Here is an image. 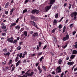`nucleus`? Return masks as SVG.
I'll return each mask as SVG.
<instances>
[{"label": "nucleus", "instance_id": "obj_1", "mask_svg": "<svg viewBox=\"0 0 77 77\" xmlns=\"http://www.w3.org/2000/svg\"><path fill=\"white\" fill-rule=\"evenodd\" d=\"M34 74V72H32L30 73L26 72L25 75H23L24 77H27L28 76H32Z\"/></svg>", "mask_w": 77, "mask_h": 77}, {"label": "nucleus", "instance_id": "obj_2", "mask_svg": "<svg viewBox=\"0 0 77 77\" xmlns=\"http://www.w3.org/2000/svg\"><path fill=\"white\" fill-rule=\"evenodd\" d=\"M69 36L68 34H67L66 37L63 38V40L65 41H66V40H68V39H69Z\"/></svg>", "mask_w": 77, "mask_h": 77}, {"label": "nucleus", "instance_id": "obj_3", "mask_svg": "<svg viewBox=\"0 0 77 77\" xmlns=\"http://www.w3.org/2000/svg\"><path fill=\"white\" fill-rule=\"evenodd\" d=\"M77 13L75 11L74 12H72L70 14V15L72 16L71 17V18H72L73 17V16L75 17V16L77 15Z\"/></svg>", "mask_w": 77, "mask_h": 77}, {"label": "nucleus", "instance_id": "obj_4", "mask_svg": "<svg viewBox=\"0 0 77 77\" xmlns=\"http://www.w3.org/2000/svg\"><path fill=\"white\" fill-rule=\"evenodd\" d=\"M51 6H52V5H50V6H48L46 7L45 8V11H48V10H49L51 8Z\"/></svg>", "mask_w": 77, "mask_h": 77}, {"label": "nucleus", "instance_id": "obj_5", "mask_svg": "<svg viewBox=\"0 0 77 77\" xmlns=\"http://www.w3.org/2000/svg\"><path fill=\"white\" fill-rule=\"evenodd\" d=\"M56 70L58 72H61V69H60V66H59L57 68Z\"/></svg>", "mask_w": 77, "mask_h": 77}, {"label": "nucleus", "instance_id": "obj_6", "mask_svg": "<svg viewBox=\"0 0 77 77\" xmlns=\"http://www.w3.org/2000/svg\"><path fill=\"white\" fill-rule=\"evenodd\" d=\"M29 23L30 24H32V25H33V26H35V25L36 24V23L32 20L30 21Z\"/></svg>", "mask_w": 77, "mask_h": 77}, {"label": "nucleus", "instance_id": "obj_7", "mask_svg": "<svg viewBox=\"0 0 77 77\" xmlns=\"http://www.w3.org/2000/svg\"><path fill=\"white\" fill-rule=\"evenodd\" d=\"M50 5L53 4V3L55 2V0H50Z\"/></svg>", "mask_w": 77, "mask_h": 77}, {"label": "nucleus", "instance_id": "obj_8", "mask_svg": "<svg viewBox=\"0 0 77 77\" xmlns=\"http://www.w3.org/2000/svg\"><path fill=\"white\" fill-rule=\"evenodd\" d=\"M31 18L32 20H33V21H35L36 19V18H35V17L33 15L31 16Z\"/></svg>", "mask_w": 77, "mask_h": 77}, {"label": "nucleus", "instance_id": "obj_9", "mask_svg": "<svg viewBox=\"0 0 77 77\" xmlns=\"http://www.w3.org/2000/svg\"><path fill=\"white\" fill-rule=\"evenodd\" d=\"M57 23V21L56 20H54V22H53V25L54 26V25H56V24Z\"/></svg>", "mask_w": 77, "mask_h": 77}, {"label": "nucleus", "instance_id": "obj_10", "mask_svg": "<svg viewBox=\"0 0 77 77\" xmlns=\"http://www.w3.org/2000/svg\"><path fill=\"white\" fill-rule=\"evenodd\" d=\"M4 54L5 55V57L6 56H8L10 55V53L9 52H7L6 53H4Z\"/></svg>", "mask_w": 77, "mask_h": 77}, {"label": "nucleus", "instance_id": "obj_11", "mask_svg": "<svg viewBox=\"0 0 77 77\" xmlns=\"http://www.w3.org/2000/svg\"><path fill=\"white\" fill-rule=\"evenodd\" d=\"M74 63L73 62H68L67 63L68 65H73Z\"/></svg>", "mask_w": 77, "mask_h": 77}, {"label": "nucleus", "instance_id": "obj_12", "mask_svg": "<svg viewBox=\"0 0 77 77\" xmlns=\"http://www.w3.org/2000/svg\"><path fill=\"white\" fill-rule=\"evenodd\" d=\"M75 57V55H74L72 54L70 57V59H73Z\"/></svg>", "mask_w": 77, "mask_h": 77}, {"label": "nucleus", "instance_id": "obj_13", "mask_svg": "<svg viewBox=\"0 0 77 77\" xmlns=\"http://www.w3.org/2000/svg\"><path fill=\"white\" fill-rule=\"evenodd\" d=\"M6 28V26L5 25H2V29H3V30H5Z\"/></svg>", "mask_w": 77, "mask_h": 77}, {"label": "nucleus", "instance_id": "obj_14", "mask_svg": "<svg viewBox=\"0 0 77 77\" xmlns=\"http://www.w3.org/2000/svg\"><path fill=\"white\" fill-rule=\"evenodd\" d=\"M77 53V51L76 50H74L73 51L72 54H76Z\"/></svg>", "mask_w": 77, "mask_h": 77}, {"label": "nucleus", "instance_id": "obj_15", "mask_svg": "<svg viewBox=\"0 0 77 77\" xmlns=\"http://www.w3.org/2000/svg\"><path fill=\"white\" fill-rule=\"evenodd\" d=\"M38 36V33L37 32L35 33L33 35V36L34 37H36V36Z\"/></svg>", "mask_w": 77, "mask_h": 77}, {"label": "nucleus", "instance_id": "obj_16", "mask_svg": "<svg viewBox=\"0 0 77 77\" xmlns=\"http://www.w3.org/2000/svg\"><path fill=\"white\" fill-rule=\"evenodd\" d=\"M31 13L32 14H35L36 13V9L33 10H32Z\"/></svg>", "mask_w": 77, "mask_h": 77}, {"label": "nucleus", "instance_id": "obj_17", "mask_svg": "<svg viewBox=\"0 0 77 77\" xmlns=\"http://www.w3.org/2000/svg\"><path fill=\"white\" fill-rule=\"evenodd\" d=\"M38 69L39 70V71H39V74H41V72H42V70H41V68H40V66H38Z\"/></svg>", "mask_w": 77, "mask_h": 77}, {"label": "nucleus", "instance_id": "obj_18", "mask_svg": "<svg viewBox=\"0 0 77 77\" xmlns=\"http://www.w3.org/2000/svg\"><path fill=\"white\" fill-rule=\"evenodd\" d=\"M23 33L25 36H27V32L26 31H24Z\"/></svg>", "mask_w": 77, "mask_h": 77}, {"label": "nucleus", "instance_id": "obj_19", "mask_svg": "<svg viewBox=\"0 0 77 77\" xmlns=\"http://www.w3.org/2000/svg\"><path fill=\"white\" fill-rule=\"evenodd\" d=\"M75 45H73L74 47L75 48H77V42H75Z\"/></svg>", "mask_w": 77, "mask_h": 77}, {"label": "nucleus", "instance_id": "obj_20", "mask_svg": "<svg viewBox=\"0 0 77 77\" xmlns=\"http://www.w3.org/2000/svg\"><path fill=\"white\" fill-rule=\"evenodd\" d=\"M62 60L60 59L58 60V63L59 64V65H60L62 63Z\"/></svg>", "mask_w": 77, "mask_h": 77}, {"label": "nucleus", "instance_id": "obj_21", "mask_svg": "<svg viewBox=\"0 0 77 77\" xmlns=\"http://www.w3.org/2000/svg\"><path fill=\"white\" fill-rule=\"evenodd\" d=\"M9 5V2H7L5 5V7L6 8H7V7H8Z\"/></svg>", "mask_w": 77, "mask_h": 77}, {"label": "nucleus", "instance_id": "obj_22", "mask_svg": "<svg viewBox=\"0 0 77 77\" xmlns=\"http://www.w3.org/2000/svg\"><path fill=\"white\" fill-rule=\"evenodd\" d=\"M14 9L13 8L10 11V15H12V12H13V11H14Z\"/></svg>", "mask_w": 77, "mask_h": 77}, {"label": "nucleus", "instance_id": "obj_23", "mask_svg": "<svg viewBox=\"0 0 77 77\" xmlns=\"http://www.w3.org/2000/svg\"><path fill=\"white\" fill-rule=\"evenodd\" d=\"M27 10L26 9L25 10L23 11V14H24V13H26V12H27Z\"/></svg>", "mask_w": 77, "mask_h": 77}, {"label": "nucleus", "instance_id": "obj_24", "mask_svg": "<svg viewBox=\"0 0 77 77\" xmlns=\"http://www.w3.org/2000/svg\"><path fill=\"white\" fill-rule=\"evenodd\" d=\"M17 42V40H15L14 41L12 40V43L13 44H15V43H16Z\"/></svg>", "mask_w": 77, "mask_h": 77}, {"label": "nucleus", "instance_id": "obj_25", "mask_svg": "<svg viewBox=\"0 0 77 77\" xmlns=\"http://www.w3.org/2000/svg\"><path fill=\"white\" fill-rule=\"evenodd\" d=\"M7 41L9 42L12 43V40H11L9 38L7 40Z\"/></svg>", "mask_w": 77, "mask_h": 77}, {"label": "nucleus", "instance_id": "obj_26", "mask_svg": "<svg viewBox=\"0 0 77 77\" xmlns=\"http://www.w3.org/2000/svg\"><path fill=\"white\" fill-rule=\"evenodd\" d=\"M16 25V23H12L11 24V26H15Z\"/></svg>", "mask_w": 77, "mask_h": 77}, {"label": "nucleus", "instance_id": "obj_27", "mask_svg": "<svg viewBox=\"0 0 77 77\" xmlns=\"http://www.w3.org/2000/svg\"><path fill=\"white\" fill-rule=\"evenodd\" d=\"M3 51H4V52H7V51H8V49L5 48L3 49Z\"/></svg>", "mask_w": 77, "mask_h": 77}, {"label": "nucleus", "instance_id": "obj_28", "mask_svg": "<svg viewBox=\"0 0 77 77\" xmlns=\"http://www.w3.org/2000/svg\"><path fill=\"white\" fill-rule=\"evenodd\" d=\"M35 12H36L37 14H38L39 13V11L38 10L35 9Z\"/></svg>", "mask_w": 77, "mask_h": 77}, {"label": "nucleus", "instance_id": "obj_29", "mask_svg": "<svg viewBox=\"0 0 77 77\" xmlns=\"http://www.w3.org/2000/svg\"><path fill=\"white\" fill-rule=\"evenodd\" d=\"M45 66H42V68L43 69L44 71H46V69H46V68H45Z\"/></svg>", "mask_w": 77, "mask_h": 77}, {"label": "nucleus", "instance_id": "obj_30", "mask_svg": "<svg viewBox=\"0 0 77 77\" xmlns=\"http://www.w3.org/2000/svg\"><path fill=\"white\" fill-rule=\"evenodd\" d=\"M58 13H57V14H55V18H58Z\"/></svg>", "mask_w": 77, "mask_h": 77}, {"label": "nucleus", "instance_id": "obj_31", "mask_svg": "<svg viewBox=\"0 0 77 77\" xmlns=\"http://www.w3.org/2000/svg\"><path fill=\"white\" fill-rule=\"evenodd\" d=\"M17 48L18 50H21V47L19 46L17 47Z\"/></svg>", "mask_w": 77, "mask_h": 77}, {"label": "nucleus", "instance_id": "obj_32", "mask_svg": "<svg viewBox=\"0 0 77 77\" xmlns=\"http://www.w3.org/2000/svg\"><path fill=\"white\" fill-rule=\"evenodd\" d=\"M73 27V23L71 24L69 26L70 28H72Z\"/></svg>", "mask_w": 77, "mask_h": 77}, {"label": "nucleus", "instance_id": "obj_33", "mask_svg": "<svg viewBox=\"0 0 77 77\" xmlns=\"http://www.w3.org/2000/svg\"><path fill=\"white\" fill-rule=\"evenodd\" d=\"M6 63V61L2 63V64L3 65H5Z\"/></svg>", "mask_w": 77, "mask_h": 77}, {"label": "nucleus", "instance_id": "obj_34", "mask_svg": "<svg viewBox=\"0 0 77 77\" xmlns=\"http://www.w3.org/2000/svg\"><path fill=\"white\" fill-rule=\"evenodd\" d=\"M23 44V42H20L19 43V44L20 45H22Z\"/></svg>", "mask_w": 77, "mask_h": 77}, {"label": "nucleus", "instance_id": "obj_35", "mask_svg": "<svg viewBox=\"0 0 77 77\" xmlns=\"http://www.w3.org/2000/svg\"><path fill=\"white\" fill-rule=\"evenodd\" d=\"M67 45H64V46H62V47L63 48H66V47H67Z\"/></svg>", "mask_w": 77, "mask_h": 77}, {"label": "nucleus", "instance_id": "obj_36", "mask_svg": "<svg viewBox=\"0 0 77 77\" xmlns=\"http://www.w3.org/2000/svg\"><path fill=\"white\" fill-rule=\"evenodd\" d=\"M75 17L72 19V20H76V19L77 18V17L76 16H74Z\"/></svg>", "mask_w": 77, "mask_h": 77}, {"label": "nucleus", "instance_id": "obj_37", "mask_svg": "<svg viewBox=\"0 0 77 77\" xmlns=\"http://www.w3.org/2000/svg\"><path fill=\"white\" fill-rule=\"evenodd\" d=\"M39 44V46L40 47H41V44H42V43L41 42H38Z\"/></svg>", "mask_w": 77, "mask_h": 77}, {"label": "nucleus", "instance_id": "obj_38", "mask_svg": "<svg viewBox=\"0 0 77 77\" xmlns=\"http://www.w3.org/2000/svg\"><path fill=\"white\" fill-rule=\"evenodd\" d=\"M42 59H43V57H42L39 60L40 62H42Z\"/></svg>", "mask_w": 77, "mask_h": 77}, {"label": "nucleus", "instance_id": "obj_39", "mask_svg": "<svg viewBox=\"0 0 77 77\" xmlns=\"http://www.w3.org/2000/svg\"><path fill=\"white\" fill-rule=\"evenodd\" d=\"M18 60V58L16 57V58L15 59V62H17Z\"/></svg>", "mask_w": 77, "mask_h": 77}, {"label": "nucleus", "instance_id": "obj_40", "mask_svg": "<svg viewBox=\"0 0 77 77\" xmlns=\"http://www.w3.org/2000/svg\"><path fill=\"white\" fill-rule=\"evenodd\" d=\"M22 56H23V54L21 53L19 55V57L20 58H21V57H22Z\"/></svg>", "mask_w": 77, "mask_h": 77}, {"label": "nucleus", "instance_id": "obj_41", "mask_svg": "<svg viewBox=\"0 0 77 77\" xmlns=\"http://www.w3.org/2000/svg\"><path fill=\"white\" fill-rule=\"evenodd\" d=\"M42 52L39 53L38 54V55L39 56H40L42 54Z\"/></svg>", "mask_w": 77, "mask_h": 77}, {"label": "nucleus", "instance_id": "obj_42", "mask_svg": "<svg viewBox=\"0 0 77 77\" xmlns=\"http://www.w3.org/2000/svg\"><path fill=\"white\" fill-rule=\"evenodd\" d=\"M15 68L14 66L12 68L11 71H14V69H15Z\"/></svg>", "mask_w": 77, "mask_h": 77}, {"label": "nucleus", "instance_id": "obj_43", "mask_svg": "<svg viewBox=\"0 0 77 77\" xmlns=\"http://www.w3.org/2000/svg\"><path fill=\"white\" fill-rule=\"evenodd\" d=\"M58 27L59 29H61L62 28V25L61 24H60L58 26Z\"/></svg>", "mask_w": 77, "mask_h": 77}, {"label": "nucleus", "instance_id": "obj_44", "mask_svg": "<svg viewBox=\"0 0 77 77\" xmlns=\"http://www.w3.org/2000/svg\"><path fill=\"white\" fill-rule=\"evenodd\" d=\"M12 60H10V61H9V64H11V63H12Z\"/></svg>", "mask_w": 77, "mask_h": 77}, {"label": "nucleus", "instance_id": "obj_45", "mask_svg": "<svg viewBox=\"0 0 77 77\" xmlns=\"http://www.w3.org/2000/svg\"><path fill=\"white\" fill-rule=\"evenodd\" d=\"M36 49L37 50H39V45H37V47L36 48Z\"/></svg>", "mask_w": 77, "mask_h": 77}, {"label": "nucleus", "instance_id": "obj_46", "mask_svg": "<svg viewBox=\"0 0 77 77\" xmlns=\"http://www.w3.org/2000/svg\"><path fill=\"white\" fill-rule=\"evenodd\" d=\"M69 9H71V6H72V5L69 4Z\"/></svg>", "mask_w": 77, "mask_h": 77}, {"label": "nucleus", "instance_id": "obj_47", "mask_svg": "<svg viewBox=\"0 0 77 77\" xmlns=\"http://www.w3.org/2000/svg\"><path fill=\"white\" fill-rule=\"evenodd\" d=\"M47 48V45H45L44 46V47L43 48V49L44 50V49H45Z\"/></svg>", "mask_w": 77, "mask_h": 77}, {"label": "nucleus", "instance_id": "obj_48", "mask_svg": "<svg viewBox=\"0 0 77 77\" xmlns=\"http://www.w3.org/2000/svg\"><path fill=\"white\" fill-rule=\"evenodd\" d=\"M6 33H2V36H6Z\"/></svg>", "mask_w": 77, "mask_h": 77}, {"label": "nucleus", "instance_id": "obj_49", "mask_svg": "<svg viewBox=\"0 0 77 77\" xmlns=\"http://www.w3.org/2000/svg\"><path fill=\"white\" fill-rule=\"evenodd\" d=\"M53 38H54V41H56V38L54 37H53Z\"/></svg>", "mask_w": 77, "mask_h": 77}, {"label": "nucleus", "instance_id": "obj_50", "mask_svg": "<svg viewBox=\"0 0 77 77\" xmlns=\"http://www.w3.org/2000/svg\"><path fill=\"white\" fill-rule=\"evenodd\" d=\"M52 74H56V73H55V72H54V71H53L52 72Z\"/></svg>", "mask_w": 77, "mask_h": 77}, {"label": "nucleus", "instance_id": "obj_51", "mask_svg": "<svg viewBox=\"0 0 77 77\" xmlns=\"http://www.w3.org/2000/svg\"><path fill=\"white\" fill-rule=\"evenodd\" d=\"M19 64H20L18 63H16V66H18V65Z\"/></svg>", "mask_w": 77, "mask_h": 77}, {"label": "nucleus", "instance_id": "obj_52", "mask_svg": "<svg viewBox=\"0 0 77 77\" xmlns=\"http://www.w3.org/2000/svg\"><path fill=\"white\" fill-rule=\"evenodd\" d=\"M76 33V32L75 31H74L72 32V34L73 35H75V33Z\"/></svg>", "mask_w": 77, "mask_h": 77}, {"label": "nucleus", "instance_id": "obj_53", "mask_svg": "<svg viewBox=\"0 0 77 77\" xmlns=\"http://www.w3.org/2000/svg\"><path fill=\"white\" fill-rule=\"evenodd\" d=\"M18 20H19V18H17V19L16 20V22L17 23L18 22Z\"/></svg>", "mask_w": 77, "mask_h": 77}, {"label": "nucleus", "instance_id": "obj_54", "mask_svg": "<svg viewBox=\"0 0 77 77\" xmlns=\"http://www.w3.org/2000/svg\"><path fill=\"white\" fill-rule=\"evenodd\" d=\"M35 26V27H36L37 29H38V27L37 26V25H35L33 26Z\"/></svg>", "mask_w": 77, "mask_h": 77}, {"label": "nucleus", "instance_id": "obj_55", "mask_svg": "<svg viewBox=\"0 0 77 77\" xmlns=\"http://www.w3.org/2000/svg\"><path fill=\"white\" fill-rule=\"evenodd\" d=\"M66 5H67V4L66 3H65V4L64 5V7H65V6H66Z\"/></svg>", "mask_w": 77, "mask_h": 77}, {"label": "nucleus", "instance_id": "obj_56", "mask_svg": "<svg viewBox=\"0 0 77 77\" xmlns=\"http://www.w3.org/2000/svg\"><path fill=\"white\" fill-rule=\"evenodd\" d=\"M25 73V71H22V74H24Z\"/></svg>", "mask_w": 77, "mask_h": 77}, {"label": "nucleus", "instance_id": "obj_57", "mask_svg": "<svg viewBox=\"0 0 77 77\" xmlns=\"http://www.w3.org/2000/svg\"><path fill=\"white\" fill-rule=\"evenodd\" d=\"M77 70V67L76 68H75L74 69V71H76Z\"/></svg>", "mask_w": 77, "mask_h": 77}, {"label": "nucleus", "instance_id": "obj_58", "mask_svg": "<svg viewBox=\"0 0 77 77\" xmlns=\"http://www.w3.org/2000/svg\"><path fill=\"white\" fill-rule=\"evenodd\" d=\"M5 68L6 69H9V67H8V66H7V67H5Z\"/></svg>", "mask_w": 77, "mask_h": 77}, {"label": "nucleus", "instance_id": "obj_59", "mask_svg": "<svg viewBox=\"0 0 77 77\" xmlns=\"http://www.w3.org/2000/svg\"><path fill=\"white\" fill-rule=\"evenodd\" d=\"M68 22V20H66L65 23L66 24V23H67Z\"/></svg>", "mask_w": 77, "mask_h": 77}, {"label": "nucleus", "instance_id": "obj_60", "mask_svg": "<svg viewBox=\"0 0 77 77\" xmlns=\"http://www.w3.org/2000/svg\"><path fill=\"white\" fill-rule=\"evenodd\" d=\"M19 57V54H17L16 57H17V58H18Z\"/></svg>", "mask_w": 77, "mask_h": 77}, {"label": "nucleus", "instance_id": "obj_61", "mask_svg": "<svg viewBox=\"0 0 77 77\" xmlns=\"http://www.w3.org/2000/svg\"><path fill=\"white\" fill-rule=\"evenodd\" d=\"M8 14V11H5V14Z\"/></svg>", "mask_w": 77, "mask_h": 77}, {"label": "nucleus", "instance_id": "obj_62", "mask_svg": "<svg viewBox=\"0 0 77 77\" xmlns=\"http://www.w3.org/2000/svg\"><path fill=\"white\" fill-rule=\"evenodd\" d=\"M54 32H55V29H53L52 31V33H54Z\"/></svg>", "mask_w": 77, "mask_h": 77}, {"label": "nucleus", "instance_id": "obj_63", "mask_svg": "<svg viewBox=\"0 0 77 77\" xmlns=\"http://www.w3.org/2000/svg\"><path fill=\"white\" fill-rule=\"evenodd\" d=\"M33 33V31H31L30 32V34H31V35H32V34Z\"/></svg>", "mask_w": 77, "mask_h": 77}, {"label": "nucleus", "instance_id": "obj_64", "mask_svg": "<svg viewBox=\"0 0 77 77\" xmlns=\"http://www.w3.org/2000/svg\"><path fill=\"white\" fill-rule=\"evenodd\" d=\"M17 41H18V40H19V39H20V38H19V37H18L17 38Z\"/></svg>", "mask_w": 77, "mask_h": 77}]
</instances>
